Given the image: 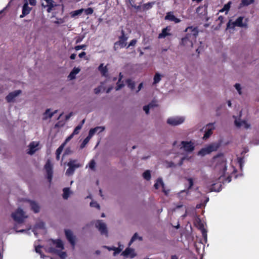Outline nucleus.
Instances as JSON below:
<instances>
[{"mask_svg":"<svg viewBox=\"0 0 259 259\" xmlns=\"http://www.w3.org/2000/svg\"><path fill=\"white\" fill-rule=\"evenodd\" d=\"M185 31L187 33L186 36L182 38L180 44L187 48H192L193 42L196 41L198 35V28L190 26L187 28Z\"/></svg>","mask_w":259,"mask_h":259,"instance_id":"nucleus-1","label":"nucleus"},{"mask_svg":"<svg viewBox=\"0 0 259 259\" xmlns=\"http://www.w3.org/2000/svg\"><path fill=\"white\" fill-rule=\"evenodd\" d=\"M77 160H70L67 163L68 168L67 169L66 174L68 176L72 175L76 168L81 166V164L79 163H76Z\"/></svg>","mask_w":259,"mask_h":259,"instance_id":"nucleus-2","label":"nucleus"},{"mask_svg":"<svg viewBox=\"0 0 259 259\" xmlns=\"http://www.w3.org/2000/svg\"><path fill=\"white\" fill-rule=\"evenodd\" d=\"M121 35L119 36V40L117 41L114 43V49L116 50L118 49V46H120V48H122L126 46V41L127 40L128 37L125 35V32L123 29L121 31Z\"/></svg>","mask_w":259,"mask_h":259,"instance_id":"nucleus-3","label":"nucleus"},{"mask_svg":"<svg viewBox=\"0 0 259 259\" xmlns=\"http://www.w3.org/2000/svg\"><path fill=\"white\" fill-rule=\"evenodd\" d=\"M12 217L15 222L18 223H22L26 218L24 211L20 208H18L14 212L12 213Z\"/></svg>","mask_w":259,"mask_h":259,"instance_id":"nucleus-4","label":"nucleus"},{"mask_svg":"<svg viewBox=\"0 0 259 259\" xmlns=\"http://www.w3.org/2000/svg\"><path fill=\"white\" fill-rule=\"evenodd\" d=\"M44 168L46 171L47 177L49 182H51L53 177V164L50 160L48 159L46 162Z\"/></svg>","mask_w":259,"mask_h":259,"instance_id":"nucleus-5","label":"nucleus"},{"mask_svg":"<svg viewBox=\"0 0 259 259\" xmlns=\"http://www.w3.org/2000/svg\"><path fill=\"white\" fill-rule=\"evenodd\" d=\"M184 121V117L177 116L168 118L167 120V123L172 126H177L183 123Z\"/></svg>","mask_w":259,"mask_h":259,"instance_id":"nucleus-6","label":"nucleus"},{"mask_svg":"<svg viewBox=\"0 0 259 259\" xmlns=\"http://www.w3.org/2000/svg\"><path fill=\"white\" fill-rule=\"evenodd\" d=\"M243 17H239L234 22H232V27H235L236 26H237L239 27L247 28V22H248L247 19H245V23H243Z\"/></svg>","mask_w":259,"mask_h":259,"instance_id":"nucleus-7","label":"nucleus"},{"mask_svg":"<svg viewBox=\"0 0 259 259\" xmlns=\"http://www.w3.org/2000/svg\"><path fill=\"white\" fill-rule=\"evenodd\" d=\"M95 226L98 228L101 234L107 235L108 231L106 225L104 223L102 222V221L98 220L96 222Z\"/></svg>","mask_w":259,"mask_h":259,"instance_id":"nucleus-8","label":"nucleus"},{"mask_svg":"<svg viewBox=\"0 0 259 259\" xmlns=\"http://www.w3.org/2000/svg\"><path fill=\"white\" fill-rule=\"evenodd\" d=\"M181 144L182 147L186 152H192L194 150V146L193 143L191 142L182 141Z\"/></svg>","mask_w":259,"mask_h":259,"instance_id":"nucleus-9","label":"nucleus"},{"mask_svg":"<svg viewBox=\"0 0 259 259\" xmlns=\"http://www.w3.org/2000/svg\"><path fill=\"white\" fill-rule=\"evenodd\" d=\"M214 129L213 123H208L206 125V129L204 134L203 139L206 140L212 134V131Z\"/></svg>","mask_w":259,"mask_h":259,"instance_id":"nucleus-10","label":"nucleus"},{"mask_svg":"<svg viewBox=\"0 0 259 259\" xmlns=\"http://www.w3.org/2000/svg\"><path fill=\"white\" fill-rule=\"evenodd\" d=\"M21 93V91L16 90L14 92L10 93L6 97V99L8 103L13 101L14 99Z\"/></svg>","mask_w":259,"mask_h":259,"instance_id":"nucleus-11","label":"nucleus"},{"mask_svg":"<svg viewBox=\"0 0 259 259\" xmlns=\"http://www.w3.org/2000/svg\"><path fill=\"white\" fill-rule=\"evenodd\" d=\"M171 30V27L169 26H166L165 28L162 29L161 32L158 34V38H164L167 36L171 35V33H170Z\"/></svg>","mask_w":259,"mask_h":259,"instance_id":"nucleus-12","label":"nucleus"},{"mask_svg":"<svg viewBox=\"0 0 259 259\" xmlns=\"http://www.w3.org/2000/svg\"><path fill=\"white\" fill-rule=\"evenodd\" d=\"M65 234L68 241L70 243L71 245L74 247L75 244V238L73 235L72 231L70 230H65Z\"/></svg>","mask_w":259,"mask_h":259,"instance_id":"nucleus-13","label":"nucleus"},{"mask_svg":"<svg viewBox=\"0 0 259 259\" xmlns=\"http://www.w3.org/2000/svg\"><path fill=\"white\" fill-rule=\"evenodd\" d=\"M160 186H161L162 191L165 193V194L167 195L169 191L165 190L164 184L163 182L162 179L160 178H159L157 179L156 183L154 185V187L156 189H158Z\"/></svg>","mask_w":259,"mask_h":259,"instance_id":"nucleus-14","label":"nucleus"},{"mask_svg":"<svg viewBox=\"0 0 259 259\" xmlns=\"http://www.w3.org/2000/svg\"><path fill=\"white\" fill-rule=\"evenodd\" d=\"M32 10V8L29 7L28 6V4L26 2L23 5L22 8V14L20 16V18H22L25 17L26 15H28L30 13V11Z\"/></svg>","mask_w":259,"mask_h":259,"instance_id":"nucleus-15","label":"nucleus"},{"mask_svg":"<svg viewBox=\"0 0 259 259\" xmlns=\"http://www.w3.org/2000/svg\"><path fill=\"white\" fill-rule=\"evenodd\" d=\"M122 255L124 256H130L131 258H134L136 255L134 250L131 248H126L122 252Z\"/></svg>","mask_w":259,"mask_h":259,"instance_id":"nucleus-16","label":"nucleus"},{"mask_svg":"<svg viewBox=\"0 0 259 259\" xmlns=\"http://www.w3.org/2000/svg\"><path fill=\"white\" fill-rule=\"evenodd\" d=\"M197 222V227L201 231L203 237L206 238L207 237V231L204 228L203 224L201 222L200 220L199 219Z\"/></svg>","mask_w":259,"mask_h":259,"instance_id":"nucleus-17","label":"nucleus"},{"mask_svg":"<svg viewBox=\"0 0 259 259\" xmlns=\"http://www.w3.org/2000/svg\"><path fill=\"white\" fill-rule=\"evenodd\" d=\"M105 128L102 126H97L95 128H91L89 133V136L92 137L96 133H100L104 130Z\"/></svg>","mask_w":259,"mask_h":259,"instance_id":"nucleus-18","label":"nucleus"},{"mask_svg":"<svg viewBox=\"0 0 259 259\" xmlns=\"http://www.w3.org/2000/svg\"><path fill=\"white\" fill-rule=\"evenodd\" d=\"M28 202L31 206V210L34 213H37L39 211L40 207H39V205L35 201L28 200Z\"/></svg>","mask_w":259,"mask_h":259,"instance_id":"nucleus-19","label":"nucleus"},{"mask_svg":"<svg viewBox=\"0 0 259 259\" xmlns=\"http://www.w3.org/2000/svg\"><path fill=\"white\" fill-rule=\"evenodd\" d=\"M98 70L100 71L102 76L107 77L108 76V71L107 67L104 66L103 64H101L98 67Z\"/></svg>","mask_w":259,"mask_h":259,"instance_id":"nucleus-20","label":"nucleus"},{"mask_svg":"<svg viewBox=\"0 0 259 259\" xmlns=\"http://www.w3.org/2000/svg\"><path fill=\"white\" fill-rule=\"evenodd\" d=\"M53 245H55L58 248L63 250L64 249V244L60 239L52 240Z\"/></svg>","mask_w":259,"mask_h":259,"instance_id":"nucleus-21","label":"nucleus"},{"mask_svg":"<svg viewBox=\"0 0 259 259\" xmlns=\"http://www.w3.org/2000/svg\"><path fill=\"white\" fill-rule=\"evenodd\" d=\"M80 69L79 68L74 67L69 73L68 75V77L70 79H73L75 78V75L78 73L80 71Z\"/></svg>","mask_w":259,"mask_h":259,"instance_id":"nucleus-22","label":"nucleus"},{"mask_svg":"<svg viewBox=\"0 0 259 259\" xmlns=\"http://www.w3.org/2000/svg\"><path fill=\"white\" fill-rule=\"evenodd\" d=\"M37 146V145L35 144L34 142L30 143L29 145V151L28 152V153L30 155H32L33 153H34L36 151V147Z\"/></svg>","mask_w":259,"mask_h":259,"instance_id":"nucleus-23","label":"nucleus"},{"mask_svg":"<svg viewBox=\"0 0 259 259\" xmlns=\"http://www.w3.org/2000/svg\"><path fill=\"white\" fill-rule=\"evenodd\" d=\"M235 125L238 127H240L241 126H244V127L246 129L250 127V124H248L245 120L241 121V122H238L237 120H235Z\"/></svg>","mask_w":259,"mask_h":259,"instance_id":"nucleus-24","label":"nucleus"},{"mask_svg":"<svg viewBox=\"0 0 259 259\" xmlns=\"http://www.w3.org/2000/svg\"><path fill=\"white\" fill-rule=\"evenodd\" d=\"M207 7L199 6L196 9V12L202 15H205L206 13Z\"/></svg>","mask_w":259,"mask_h":259,"instance_id":"nucleus-25","label":"nucleus"},{"mask_svg":"<svg viewBox=\"0 0 259 259\" xmlns=\"http://www.w3.org/2000/svg\"><path fill=\"white\" fill-rule=\"evenodd\" d=\"M126 83L128 88H129L132 90H133L135 88V82L133 81L131 79H127L126 80Z\"/></svg>","mask_w":259,"mask_h":259,"instance_id":"nucleus-26","label":"nucleus"},{"mask_svg":"<svg viewBox=\"0 0 259 259\" xmlns=\"http://www.w3.org/2000/svg\"><path fill=\"white\" fill-rule=\"evenodd\" d=\"M45 1L47 3V6L48 7L47 12L50 13L51 12L52 8L54 7V5L53 4L54 2L53 0H45Z\"/></svg>","mask_w":259,"mask_h":259,"instance_id":"nucleus-27","label":"nucleus"},{"mask_svg":"<svg viewBox=\"0 0 259 259\" xmlns=\"http://www.w3.org/2000/svg\"><path fill=\"white\" fill-rule=\"evenodd\" d=\"M63 198L64 199H67L69 196L70 192L69 188H65L63 190Z\"/></svg>","mask_w":259,"mask_h":259,"instance_id":"nucleus-28","label":"nucleus"},{"mask_svg":"<svg viewBox=\"0 0 259 259\" xmlns=\"http://www.w3.org/2000/svg\"><path fill=\"white\" fill-rule=\"evenodd\" d=\"M83 11H84V9L82 8V9H79V10H75V11H72L70 13L71 16L72 17H74L76 16L80 15L82 13Z\"/></svg>","mask_w":259,"mask_h":259,"instance_id":"nucleus-29","label":"nucleus"},{"mask_svg":"<svg viewBox=\"0 0 259 259\" xmlns=\"http://www.w3.org/2000/svg\"><path fill=\"white\" fill-rule=\"evenodd\" d=\"M222 185L220 184H214L211 187V191L219 192L221 190Z\"/></svg>","mask_w":259,"mask_h":259,"instance_id":"nucleus-30","label":"nucleus"},{"mask_svg":"<svg viewBox=\"0 0 259 259\" xmlns=\"http://www.w3.org/2000/svg\"><path fill=\"white\" fill-rule=\"evenodd\" d=\"M161 76L159 73H156L153 78V84H155L158 83L161 80Z\"/></svg>","mask_w":259,"mask_h":259,"instance_id":"nucleus-31","label":"nucleus"},{"mask_svg":"<svg viewBox=\"0 0 259 259\" xmlns=\"http://www.w3.org/2000/svg\"><path fill=\"white\" fill-rule=\"evenodd\" d=\"M232 3L231 2H229L227 4H225L223 9H221L220 12H223L224 11H227L228 12L230 9V7H231V5Z\"/></svg>","mask_w":259,"mask_h":259,"instance_id":"nucleus-32","label":"nucleus"},{"mask_svg":"<svg viewBox=\"0 0 259 259\" xmlns=\"http://www.w3.org/2000/svg\"><path fill=\"white\" fill-rule=\"evenodd\" d=\"M143 177L146 180H150L151 179V174L150 170H147L144 172L143 174Z\"/></svg>","mask_w":259,"mask_h":259,"instance_id":"nucleus-33","label":"nucleus"},{"mask_svg":"<svg viewBox=\"0 0 259 259\" xmlns=\"http://www.w3.org/2000/svg\"><path fill=\"white\" fill-rule=\"evenodd\" d=\"M138 238V234L137 233H135L133 237H132L130 242L128 243V246H131L132 243L135 241ZM139 239L140 240H142V238L141 237H139Z\"/></svg>","mask_w":259,"mask_h":259,"instance_id":"nucleus-34","label":"nucleus"},{"mask_svg":"<svg viewBox=\"0 0 259 259\" xmlns=\"http://www.w3.org/2000/svg\"><path fill=\"white\" fill-rule=\"evenodd\" d=\"M254 0H242L241 5L243 6H247L254 3Z\"/></svg>","mask_w":259,"mask_h":259,"instance_id":"nucleus-35","label":"nucleus"},{"mask_svg":"<svg viewBox=\"0 0 259 259\" xmlns=\"http://www.w3.org/2000/svg\"><path fill=\"white\" fill-rule=\"evenodd\" d=\"M65 146V143H63L59 148L56 150V154L60 155L63 150V149Z\"/></svg>","mask_w":259,"mask_h":259,"instance_id":"nucleus-36","label":"nucleus"},{"mask_svg":"<svg viewBox=\"0 0 259 259\" xmlns=\"http://www.w3.org/2000/svg\"><path fill=\"white\" fill-rule=\"evenodd\" d=\"M175 16L173 15L171 12H168L166 14V15L165 17V19L171 21H173L175 18Z\"/></svg>","mask_w":259,"mask_h":259,"instance_id":"nucleus-37","label":"nucleus"},{"mask_svg":"<svg viewBox=\"0 0 259 259\" xmlns=\"http://www.w3.org/2000/svg\"><path fill=\"white\" fill-rule=\"evenodd\" d=\"M154 4V3H148L146 4H145L143 6V10H147L151 8L153 6V5Z\"/></svg>","mask_w":259,"mask_h":259,"instance_id":"nucleus-38","label":"nucleus"},{"mask_svg":"<svg viewBox=\"0 0 259 259\" xmlns=\"http://www.w3.org/2000/svg\"><path fill=\"white\" fill-rule=\"evenodd\" d=\"M91 137H89L88 135L83 141L82 143L80 145V148H83L84 147L85 145L89 142L90 140L91 139Z\"/></svg>","mask_w":259,"mask_h":259,"instance_id":"nucleus-39","label":"nucleus"},{"mask_svg":"<svg viewBox=\"0 0 259 259\" xmlns=\"http://www.w3.org/2000/svg\"><path fill=\"white\" fill-rule=\"evenodd\" d=\"M41 246L40 245H38L35 247V250L37 253H39L41 257L44 258L45 256L42 253V252L41 250Z\"/></svg>","mask_w":259,"mask_h":259,"instance_id":"nucleus-40","label":"nucleus"},{"mask_svg":"<svg viewBox=\"0 0 259 259\" xmlns=\"http://www.w3.org/2000/svg\"><path fill=\"white\" fill-rule=\"evenodd\" d=\"M108 248L109 250H114V253H113L114 255H115L116 254L119 253L121 252V249L119 248V247L118 248H116V247H113L112 248L108 247Z\"/></svg>","mask_w":259,"mask_h":259,"instance_id":"nucleus-41","label":"nucleus"},{"mask_svg":"<svg viewBox=\"0 0 259 259\" xmlns=\"http://www.w3.org/2000/svg\"><path fill=\"white\" fill-rule=\"evenodd\" d=\"M83 12H84L86 15H89L93 13L94 10L92 8H88L86 9H84Z\"/></svg>","mask_w":259,"mask_h":259,"instance_id":"nucleus-42","label":"nucleus"},{"mask_svg":"<svg viewBox=\"0 0 259 259\" xmlns=\"http://www.w3.org/2000/svg\"><path fill=\"white\" fill-rule=\"evenodd\" d=\"M81 128V125H78L77 126H76L72 133L73 135H75L78 134Z\"/></svg>","mask_w":259,"mask_h":259,"instance_id":"nucleus-43","label":"nucleus"},{"mask_svg":"<svg viewBox=\"0 0 259 259\" xmlns=\"http://www.w3.org/2000/svg\"><path fill=\"white\" fill-rule=\"evenodd\" d=\"M62 259H64L67 256L66 253L65 252L61 251L60 250H58L57 254Z\"/></svg>","mask_w":259,"mask_h":259,"instance_id":"nucleus-44","label":"nucleus"},{"mask_svg":"<svg viewBox=\"0 0 259 259\" xmlns=\"http://www.w3.org/2000/svg\"><path fill=\"white\" fill-rule=\"evenodd\" d=\"M50 110H51L50 109H48L46 110V111H45V112L44 114L43 119L46 120L49 118V114H50L51 113V112H50Z\"/></svg>","mask_w":259,"mask_h":259,"instance_id":"nucleus-45","label":"nucleus"},{"mask_svg":"<svg viewBox=\"0 0 259 259\" xmlns=\"http://www.w3.org/2000/svg\"><path fill=\"white\" fill-rule=\"evenodd\" d=\"M58 250H58L53 247H50L48 248V252L50 253H52L57 254Z\"/></svg>","mask_w":259,"mask_h":259,"instance_id":"nucleus-46","label":"nucleus"},{"mask_svg":"<svg viewBox=\"0 0 259 259\" xmlns=\"http://www.w3.org/2000/svg\"><path fill=\"white\" fill-rule=\"evenodd\" d=\"M187 180L189 182V187H188V189H190L192 188V187H193V185H194V182H193V180L192 178H188L187 179Z\"/></svg>","mask_w":259,"mask_h":259,"instance_id":"nucleus-47","label":"nucleus"},{"mask_svg":"<svg viewBox=\"0 0 259 259\" xmlns=\"http://www.w3.org/2000/svg\"><path fill=\"white\" fill-rule=\"evenodd\" d=\"M236 89L237 90L239 95H241V88L239 83H236L234 85Z\"/></svg>","mask_w":259,"mask_h":259,"instance_id":"nucleus-48","label":"nucleus"},{"mask_svg":"<svg viewBox=\"0 0 259 259\" xmlns=\"http://www.w3.org/2000/svg\"><path fill=\"white\" fill-rule=\"evenodd\" d=\"M206 150H207V153H210L215 149L213 146L209 145L206 148Z\"/></svg>","mask_w":259,"mask_h":259,"instance_id":"nucleus-49","label":"nucleus"},{"mask_svg":"<svg viewBox=\"0 0 259 259\" xmlns=\"http://www.w3.org/2000/svg\"><path fill=\"white\" fill-rule=\"evenodd\" d=\"M124 87V84L123 83H120V82H117L116 83V87L115 88V89L116 91L119 90L122 88Z\"/></svg>","mask_w":259,"mask_h":259,"instance_id":"nucleus-50","label":"nucleus"},{"mask_svg":"<svg viewBox=\"0 0 259 259\" xmlns=\"http://www.w3.org/2000/svg\"><path fill=\"white\" fill-rule=\"evenodd\" d=\"M95 164H96V163H95V161L94 160H92L89 165V167L92 169H94L95 168Z\"/></svg>","mask_w":259,"mask_h":259,"instance_id":"nucleus-51","label":"nucleus"},{"mask_svg":"<svg viewBox=\"0 0 259 259\" xmlns=\"http://www.w3.org/2000/svg\"><path fill=\"white\" fill-rule=\"evenodd\" d=\"M86 48V46L84 45H78V46H76L74 48V49L76 50V51H78L80 49H83V50H85V48Z\"/></svg>","mask_w":259,"mask_h":259,"instance_id":"nucleus-52","label":"nucleus"},{"mask_svg":"<svg viewBox=\"0 0 259 259\" xmlns=\"http://www.w3.org/2000/svg\"><path fill=\"white\" fill-rule=\"evenodd\" d=\"M72 153V151L71 150V148L68 147V148H67L65 151H64V153L63 154V155H69V154H70Z\"/></svg>","mask_w":259,"mask_h":259,"instance_id":"nucleus-53","label":"nucleus"},{"mask_svg":"<svg viewBox=\"0 0 259 259\" xmlns=\"http://www.w3.org/2000/svg\"><path fill=\"white\" fill-rule=\"evenodd\" d=\"M90 206L91 207H97V208L99 209L100 208V205L97 202H93L92 201L91 203H90Z\"/></svg>","mask_w":259,"mask_h":259,"instance_id":"nucleus-54","label":"nucleus"},{"mask_svg":"<svg viewBox=\"0 0 259 259\" xmlns=\"http://www.w3.org/2000/svg\"><path fill=\"white\" fill-rule=\"evenodd\" d=\"M137 40L136 39H132L130 42L129 43L128 46L127 48H129L130 47H132V46H135V45L137 43Z\"/></svg>","mask_w":259,"mask_h":259,"instance_id":"nucleus-55","label":"nucleus"},{"mask_svg":"<svg viewBox=\"0 0 259 259\" xmlns=\"http://www.w3.org/2000/svg\"><path fill=\"white\" fill-rule=\"evenodd\" d=\"M199 154L202 155H204L205 154H209V153H207V150H206V148H203V149H201L199 152Z\"/></svg>","mask_w":259,"mask_h":259,"instance_id":"nucleus-56","label":"nucleus"},{"mask_svg":"<svg viewBox=\"0 0 259 259\" xmlns=\"http://www.w3.org/2000/svg\"><path fill=\"white\" fill-rule=\"evenodd\" d=\"M14 229L16 230L17 232L24 233L27 232V230L25 229L19 230L17 225H15L14 226Z\"/></svg>","mask_w":259,"mask_h":259,"instance_id":"nucleus-57","label":"nucleus"},{"mask_svg":"<svg viewBox=\"0 0 259 259\" xmlns=\"http://www.w3.org/2000/svg\"><path fill=\"white\" fill-rule=\"evenodd\" d=\"M150 105H147V106H144L143 107V110H144V111L145 112V113L146 114H148L149 113Z\"/></svg>","mask_w":259,"mask_h":259,"instance_id":"nucleus-58","label":"nucleus"},{"mask_svg":"<svg viewBox=\"0 0 259 259\" xmlns=\"http://www.w3.org/2000/svg\"><path fill=\"white\" fill-rule=\"evenodd\" d=\"M101 90V87H98L94 89V93L96 94H98L100 93Z\"/></svg>","mask_w":259,"mask_h":259,"instance_id":"nucleus-59","label":"nucleus"},{"mask_svg":"<svg viewBox=\"0 0 259 259\" xmlns=\"http://www.w3.org/2000/svg\"><path fill=\"white\" fill-rule=\"evenodd\" d=\"M238 162L240 165V167L241 168L243 166V163L244 162L243 159L242 158H239L238 159Z\"/></svg>","mask_w":259,"mask_h":259,"instance_id":"nucleus-60","label":"nucleus"},{"mask_svg":"<svg viewBox=\"0 0 259 259\" xmlns=\"http://www.w3.org/2000/svg\"><path fill=\"white\" fill-rule=\"evenodd\" d=\"M222 163L223 166H224V168L226 169V160L225 159V158L223 157H222Z\"/></svg>","mask_w":259,"mask_h":259,"instance_id":"nucleus-61","label":"nucleus"},{"mask_svg":"<svg viewBox=\"0 0 259 259\" xmlns=\"http://www.w3.org/2000/svg\"><path fill=\"white\" fill-rule=\"evenodd\" d=\"M74 136V135H73V134L72 133V134L71 135H70L68 137H67L66 138V139L65 140V141L63 142V143H65V144H66V143L69 141V140H70L73 136Z\"/></svg>","mask_w":259,"mask_h":259,"instance_id":"nucleus-62","label":"nucleus"},{"mask_svg":"<svg viewBox=\"0 0 259 259\" xmlns=\"http://www.w3.org/2000/svg\"><path fill=\"white\" fill-rule=\"evenodd\" d=\"M29 3L31 6H35L36 2V0H28Z\"/></svg>","mask_w":259,"mask_h":259,"instance_id":"nucleus-63","label":"nucleus"},{"mask_svg":"<svg viewBox=\"0 0 259 259\" xmlns=\"http://www.w3.org/2000/svg\"><path fill=\"white\" fill-rule=\"evenodd\" d=\"M232 22L230 20L227 24V28H234V27H232Z\"/></svg>","mask_w":259,"mask_h":259,"instance_id":"nucleus-64","label":"nucleus"}]
</instances>
